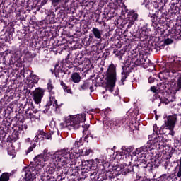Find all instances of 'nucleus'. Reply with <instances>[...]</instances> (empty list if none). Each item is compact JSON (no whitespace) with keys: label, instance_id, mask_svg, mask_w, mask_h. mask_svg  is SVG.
<instances>
[{"label":"nucleus","instance_id":"obj_1","mask_svg":"<svg viewBox=\"0 0 181 181\" xmlns=\"http://www.w3.org/2000/svg\"><path fill=\"white\" fill-rule=\"evenodd\" d=\"M52 159L57 163H52L47 166L43 175H53L54 172L57 175H60V168H64L69 165L70 166H76L78 162V157L70 148H64L57 151L52 156Z\"/></svg>","mask_w":181,"mask_h":181},{"label":"nucleus","instance_id":"obj_2","mask_svg":"<svg viewBox=\"0 0 181 181\" xmlns=\"http://www.w3.org/2000/svg\"><path fill=\"white\" fill-rule=\"evenodd\" d=\"M139 27V34H133V40L139 42V47L133 49L132 54L133 57H144L145 54L149 53V35L151 33V28H149V24L146 23L145 21H140Z\"/></svg>","mask_w":181,"mask_h":181},{"label":"nucleus","instance_id":"obj_3","mask_svg":"<svg viewBox=\"0 0 181 181\" xmlns=\"http://www.w3.org/2000/svg\"><path fill=\"white\" fill-rule=\"evenodd\" d=\"M165 8H163V11H160L158 17H153L151 25L153 28L159 29V25L160 26H165L168 22V19H170L172 17L173 18L175 15H179V12H180V8L177 3H171L170 8L168 9V11H166Z\"/></svg>","mask_w":181,"mask_h":181},{"label":"nucleus","instance_id":"obj_4","mask_svg":"<svg viewBox=\"0 0 181 181\" xmlns=\"http://www.w3.org/2000/svg\"><path fill=\"white\" fill-rule=\"evenodd\" d=\"M137 59L134 62L132 59H127L125 63L124 66L122 67L123 71L122 72V78H121V85L125 86L124 83L126 81L127 78H128V76H129V73L135 69V67H138L140 66L143 67V69H148L151 66L150 60L148 58L141 57L138 55Z\"/></svg>","mask_w":181,"mask_h":181},{"label":"nucleus","instance_id":"obj_5","mask_svg":"<svg viewBox=\"0 0 181 181\" xmlns=\"http://www.w3.org/2000/svg\"><path fill=\"white\" fill-rule=\"evenodd\" d=\"M158 90L168 92V90L173 91V93H177L181 91V74L177 78V81L175 79L164 78L163 81L158 84Z\"/></svg>","mask_w":181,"mask_h":181},{"label":"nucleus","instance_id":"obj_6","mask_svg":"<svg viewBox=\"0 0 181 181\" xmlns=\"http://www.w3.org/2000/svg\"><path fill=\"white\" fill-rule=\"evenodd\" d=\"M16 119L17 120V123L16 125L13 124L14 127V131L11 134V135H9L6 139V142L8 144H12L13 142H16L18 139H19V134L22 132L23 130V122L28 119L26 118V116L22 113H18L15 117Z\"/></svg>","mask_w":181,"mask_h":181},{"label":"nucleus","instance_id":"obj_7","mask_svg":"<svg viewBox=\"0 0 181 181\" xmlns=\"http://www.w3.org/2000/svg\"><path fill=\"white\" fill-rule=\"evenodd\" d=\"M172 43H173V40L169 37L166 38V37L163 40H160V38L156 37H151L148 40L150 52L151 50V52L152 50H155L156 53L160 52L162 49H165V46H169Z\"/></svg>","mask_w":181,"mask_h":181},{"label":"nucleus","instance_id":"obj_8","mask_svg":"<svg viewBox=\"0 0 181 181\" xmlns=\"http://www.w3.org/2000/svg\"><path fill=\"white\" fill-rule=\"evenodd\" d=\"M105 80V89L110 91V93H113L115 83H117V66L114 64L109 65L106 71Z\"/></svg>","mask_w":181,"mask_h":181},{"label":"nucleus","instance_id":"obj_9","mask_svg":"<svg viewBox=\"0 0 181 181\" xmlns=\"http://www.w3.org/2000/svg\"><path fill=\"white\" fill-rule=\"evenodd\" d=\"M43 164L35 163L30 162L29 165V169L24 172V177L23 180L25 181H33L35 180V176L40 173V170L43 168Z\"/></svg>","mask_w":181,"mask_h":181},{"label":"nucleus","instance_id":"obj_10","mask_svg":"<svg viewBox=\"0 0 181 181\" xmlns=\"http://www.w3.org/2000/svg\"><path fill=\"white\" fill-rule=\"evenodd\" d=\"M112 169L113 170L116 181L119 180V175H124V176H127V175H128V173H131V172H134V173H135L136 170L135 165L127 164L113 166Z\"/></svg>","mask_w":181,"mask_h":181},{"label":"nucleus","instance_id":"obj_11","mask_svg":"<svg viewBox=\"0 0 181 181\" xmlns=\"http://www.w3.org/2000/svg\"><path fill=\"white\" fill-rule=\"evenodd\" d=\"M81 122H86V113L76 115L74 117H71L69 119H68L66 120V127L69 131H71V129H78Z\"/></svg>","mask_w":181,"mask_h":181},{"label":"nucleus","instance_id":"obj_12","mask_svg":"<svg viewBox=\"0 0 181 181\" xmlns=\"http://www.w3.org/2000/svg\"><path fill=\"white\" fill-rule=\"evenodd\" d=\"M152 140H149L144 146L138 148L135 150V151L132 152V155L134 156H136V155H139V158H146V156L148 153H149V151L152 150Z\"/></svg>","mask_w":181,"mask_h":181},{"label":"nucleus","instance_id":"obj_13","mask_svg":"<svg viewBox=\"0 0 181 181\" xmlns=\"http://www.w3.org/2000/svg\"><path fill=\"white\" fill-rule=\"evenodd\" d=\"M122 15L124 16L126 21H129V22H136L139 17V14L136 11L134 10L129 11L125 6L122 7Z\"/></svg>","mask_w":181,"mask_h":181},{"label":"nucleus","instance_id":"obj_14","mask_svg":"<svg viewBox=\"0 0 181 181\" xmlns=\"http://www.w3.org/2000/svg\"><path fill=\"white\" fill-rule=\"evenodd\" d=\"M23 114L28 119H31L32 117L37 118L35 114H37V110L33 107V103H26L23 108Z\"/></svg>","mask_w":181,"mask_h":181},{"label":"nucleus","instance_id":"obj_15","mask_svg":"<svg viewBox=\"0 0 181 181\" xmlns=\"http://www.w3.org/2000/svg\"><path fill=\"white\" fill-rule=\"evenodd\" d=\"M150 2H151V4L158 5V7H153L155 13H152L151 16L152 22V19H153V18H158L160 11H163V8H166V3L168 2V0H160V1H158V0H150Z\"/></svg>","mask_w":181,"mask_h":181},{"label":"nucleus","instance_id":"obj_16","mask_svg":"<svg viewBox=\"0 0 181 181\" xmlns=\"http://www.w3.org/2000/svg\"><path fill=\"white\" fill-rule=\"evenodd\" d=\"M177 121V115H169L167 117V120L165 122V125L166 128L170 129L169 135L171 136H175V132L173 131V128H175V125L176 124V122Z\"/></svg>","mask_w":181,"mask_h":181},{"label":"nucleus","instance_id":"obj_17","mask_svg":"<svg viewBox=\"0 0 181 181\" xmlns=\"http://www.w3.org/2000/svg\"><path fill=\"white\" fill-rule=\"evenodd\" d=\"M78 166H82V171L89 172L90 170H95L97 169V164L94 163V160H82L81 163L78 162Z\"/></svg>","mask_w":181,"mask_h":181},{"label":"nucleus","instance_id":"obj_18","mask_svg":"<svg viewBox=\"0 0 181 181\" xmlns=\"http://www.w3.org/2000/svg\"><path fill=\"white\" fill-rule=\"evenodd\" d=\"M88 176H90L92 181H98L97 178L98 177V173L97 172L93 171L92 173L90 170L86 171V170L81 172L78 178H77V181L84 180V179H86V177H88Z\"/></svg>","mask_w":181,"mask_h":181},{"label":"nucleus","instance_id":"obj_19","mask_svg":"<svg viewBox=\"0 0 181 181\" xmlns=\"http://www.w3.org/2000/svg\"><path fill=\"white\" fill-rule=\"evenodd\" d=\"M156 146L158 149H165L168 146V142H169V137L167 135H160L156 136Z\"/></svg>","mask_w":181,"mask_h":181},{"label":"nucleus","instance_id":"obj_20","mask_svg":"<svg viewBox=\"0 0 181 181\" xmlns=\"http://www.w3.org/2000/svg\"><path fill=\"white\" fill-rule=\"evenodd\" d=\"M46 89L42 88H36L35 90L33 92V98L35 104H40L42 103V99L45 95Z\"/></svg>","mask_w":181,"mask_h":181},{"label":"nucleus","instance_id":"obj_21","mask_svg":"<svg viewBox=\"0 0 181 181\" xmlns=\"http://www.w3.org/2000/svg\"><path fill=\"white\" fill-rule=\"evenodd\" d=\"M13 122V119L9 118L2 120L1 124H0V129L1 131H4V132H7V134H9V132H12V129L15 131V127H12V122Z\"/></svg>","mask_w":181,"mask_h":181},{"label":"nucleus","instance_id":"obj_22","mask_svg":"<svg viewBox=\"0 0 181 181\" xmlns=\"http://www.w3.org/2000/svg\"><path fill=\"white\" fill-rule=\"evenodd\" d=\"M68 71H69V69H66L64 67V64L62 61L60 62H57L55 64L54 73L57 78H60V73H64V74H67Z\"/></svg>","mask_w":181,"mask_h":181},{"label":"nucleus","instance_id":"obj_23","mask_svg":"<svg viewBox=\"0 0 181 181\" xmlns=\"http://www.w3.org/2000/svg\"><path fill=\"white\" fill-rule=\"evenodd\" d=\"M91 33L93 35H89L88 42H94V37L95 39H97L99 40V42H101L103 40V30L98 29V28L93 27L91 30Z\"/></svg>","mask_w":181,"mask_h":181},{"label":"nucleus","instance_id":"obj_24","mask_svg":"<svg viewBox=\"0 0 181 181\" xmlns=\"http://www.w3.org/2000/svg\"><path fill=\"white\" fill-rule=\"evenodd\" d=\"M66 166H67V165L63 168H59L60 175H66V176L68 175L71 177L73 176L74 177L78 176L79 173L77 170L74 169L73 167H69V169L66 171V170H64Z\"/></svg>","mask_w":181,"mask_h":181},{"label":"nucleus","instance_id":"obj_25","mask_svg":"<svg viewBox=\"0 0 181 181\" xmlns=\"http://www.w3.org/2000/svg\"><path fill=\"white\" fill-rule=\"evenodd\" d=\"M79 144H81V142H76L75 146L78 148V153L81 156H88V155H93L94 153V151L91 149L90 148H81L78 145Z\"/></svg>","mask_w":181,"mask_h":181},{"label":"nucleus","instance_id":"obj_26","mask_svg":"<svg viewBox=\"0 0 181 181\" xmlns=\"http://www.w3.org/2000/svg\"><path fill=\"white\" fill-rule=\"evenodd\" d=\"M149 165H150V161L148 160V158H140L139 160V164L134 165V168L136 170H138V169H148L149 170Z\"/></svg>","mask_w":181,"mask_h":181},{"label":"nucleus","instance_id":"obj_27","mask_svg":"<svg viewBox=\"0 0 181 181\" xmlns=\"http://www.w3.org/2000/svg\"><path fill=\"white\" fill-rule=\"evenodd\" d=\"M140 4L142 5V6H145L148 11H151L153 13H155V8L158 6V4L155 3H151V0H139Z\"/></svg>","mask_w":181,"mask_h":181},{"label":"nucleus","instance_id":"obj_28","mask_svg":"<svg viewBox=\"0 0 181 181\" xmlns=\"http://www.w3.org/2000/svg\"><path fill=\"white\" fill-rule=\"evenodd\" d=\"M122 120H119L118 119H113L112 120H110L109 122H105L103 121V124L105 125H110L109 127L112 129H117V128L121 127V126L122 125Z\"/></svg>","mask_w":181,"mask_h":181},{"label":"nucleus","instance_id":"obj_29","mask_svg":"<svg viewBox=\"0 0 181 181\" xmlns=\"http://www.w3.org/2000/svg\"><path fill=\"white\" fill-rule=\"evenodd\" d=\"M91 19L94 22H98V23H99V25H102V26H105L106 25L105 21L107 20V18H105V15H103L101 18L100 14L95 13L92 15Z\"/></svg>","mask_w":181,"mask_h":181},{"label":"nucleus","instance_id":"obj_30","mask_svg":"<svg viewBox=\"0 0 181 181\" xmlns=\"http://www.w3.org/2000/svg\"><path fill=\"white\" fill-rule=\"evenodd\" d=\"M88 88L90 93L94 92V86H93V83H90L87 80L83 81V83L78 87L79 91H86L88 90Z\"/></svg>","mask_w":181,"mask_h":181},{"label":"nucleus","instance_id":"obj_31","mask_svg":"<svg viewBox=\"0 0 181 181\" xmlns=\"http://www.w3.org/2000/svg\"><path fill=\"white\" fill-rule=\"evenodd\" d=\"M25 143L30 144V146L28 148L27 150L25 151V155H29L30 152H33V150H35L37 146V144L34 142L33 140H31L30 138L25 139Z\"/></svg>","mask_w":181,"mask_h":181},{"label":"nucleus","instance_id":"obj_32","mask_svg":"<svg viewBox=\"0 0 181 181\" xmlns=\"http://www.w3.org/2000/svg\"><path fill=\"white\" fill-rule=\"evenodd\" d=\"M105 15V18H106V21L114 18L115 16V8L107 6L105 8V13H103V16Z\"/></svg>","mask_w":181,"mask_h":181},{"label":"nucleus","instance_id":"obj_33","mask_svg":"<svg viewBox=\"0 0 181 181\" xmlns=\"http://www.w3.org/2000/svg\"><path fill=\"white\" fill-rule=\"evenodd\" d=\"M160 163H162V160H159L158 158L151 160L148 170H153L156 168H159V166H160Z\"/></svg>","mask_w":181,"mask_h":181},{"label":"nucleus","instance_id":"obj_34","mask_svg":"<svg viewBox=\"0 0 181 181\" xmlns=\"http://www.w3.org/2000/svg\"><path fill=\"white\" fill-rule=\"evenodd\" d=\"M28 83H33V84H37L39 83V76L33 74L32 72L30 73L29 76L26 77Z\"/></svg>","mask_w":181,"mask_h":181},{"label":"nucleus","instance_id":"obj_35","mask_svg":"<svg viewBox=\"0 0 181 181\" xmlns=\"http://www.w3.org/2000/svg\"><path fill=\"white\" fill-rule=\"evenodd\" d=\"M177 165L175 168V172L177 174H175V176H177V177H181V156L178 158L176 160Z\"/></svg>","mask_w":181,"mask_h":181},{"label":"nucleus","instance_id":"obj_36","mask_svg":"<svg viewBox=\"0 0 181 181\" xmlns=\"http://www.w3.org/2000/svg\"><path fill=\"white\" fill-rule=\"evenodd\" d=\"M134 151V146H123L122 147V152L127 157H130L129 153Z\"/></svg>","mask_w":181,"mask_h":181},{"label":"nucleus","instance_id":"obj_37","mask_svg":"<svg viewBox=\"0 0 181 181\" xmlns=\"http://www.w3.org/2000/svg\"><path fill=\"white\" fill-rule=\"evenodd\" d=\"M62 62L64 64V67H65V69H73V67H77V66H78V64L74 65V64L69 60V59H63Z\"/></svg>","mask_w":181,"mask_h":181},{"label":"nucleus","instance_id":"obj_38","mask_svg":"<svg viewBox=\"0 0 181 181\" xmlns=\"http://www.w3.org/2000/svg\"><path fill=\"white\" fill-rule=\"evenodd\" d=\"M71 82L72 83H80L81 81V76L78 72H74L71 75Z\"/></svg>","mask_w":181,"mask_h":181},{"label":"nucleus","instance_id":"obj_39","mask_svg":"<svg viewBox=\"0 0 181 181\" xmlns=\"http://www.w3.org/2000/svg\"><path fill=\"white\" fill-rule=\"evenodd\" d=\"M46 162L47 160V158H46L43 154L37 155L34 158V163H39V165H42V162Z\"/></svg>","mask_w":181,"mask_h":181},{"label":"nucleus","instance_id":"obj_40","mask_svg":"<svg viewBox=\"0 0 181 181\" xmlns=\"http://www.w3.org/2000/svg\"><path fill=\"white\" fill-rule=\"evenodd\" d=\"M47 19L48 20L49 23L53 25V23H56V14L54 12L51 11L49 13Z\"/></svg>","mask_w":181,"mask_h":181},{"label":"nucleus","instance_id":"obj_41","mask_svg":"<svg viewBox=\"0 0 181 181\" xmlns=\"http://www.w3.org/2000/svg\"><path fill=\"white\" fill-rule=\"evenodd\" d=\"M127 158H128L122 151L119 152L115 156V159H117L119 162H126Z\"/></svg>","mask_w":181,"mask_h":181},{"label":"nucleus","instance_id":"obj_42","mask_svg":"<svg viewBox=\"0 0 181 181\" xmlns=\"http://www.w3.org/2000/svg\"><path fill=\"white\" fill-rule=\"evenodd\" d=\"M19 51L21 53H25L26 56H30V57H33L32 52L27 51L26 52V46L25 45L21 44L19 47Z\"/></svg>","mask_w":181,"mask_h":181},{"label":"nucleus","instance_id":"obj_43","mask_svg":"<svg viewBox=\"0 0 181 181\" xmlns=\"http://www.w3.org/2000/svg\"><path fill=\"white\" fill-rule=\"evenodd\" d=\"M172 32L175 36H179V35L181 33V25L176 24L175 26L172 29Z\"/></svg>","mask_w":181,"mask_h":181},{"label":"nucleus","instance_id":"obj_44","mask_svg":"<svg viewBox=\"0 0 181 181\" xmlns=\"http://www.w3.org/2000/svg\"><path fill=\"white\" fill-rule=\"evenodd\" d=\"M0 114L1 115H6V106L5 105V101H0Z\"/></svg>","mask_w":181,"mask_h":181},{"label":"nucleus","instance_id":"obj_45","mask_svg":"<svg viewBox=\"0 0 181 181\" xmlns=\"http://www.w3.org/2000/svg\"><path fill=\"white\" fill-rule=\"evenodd\" d=\"M50 107H52V100H49L46 103L42 110V112H44V114H47L49 112V110H50Z\"/></svg>","mask_w":181,"mask_h":181},{"label":"nucleus","instance_id":"obj_46","mask_svg":"<svg viewBox=\"0 0 181 181\" xmlns=\"http://www.w3.org/2000/svg\"><path fill=\"white\" fill-rule=\"evenodd\" d=\"M52 6H54V8H56L57 6H59V4L60 2H64V4H67L69 2V0H49Z\"/></svg>","mask_w":181,"mask_h":181},{"label":"nucleus","instance_id":"obj_47","mask_svg":"<svg viewBox=\"0 0 181 181\" xmlns=\"http://www.w3.org/2000/svg\"><path fill=\"white\" fill-rule=\"evenodd\" d=\"M60 85L64 91L71 94V89L70 88V87L67 86V85L65 83L63 82V80L60 81Z\"/></svg>","mask_w":181,"mask_h":181},{"label":"nucleus","instance_id":"obj_48","mask_svg":"<svg viewBox=\"0 0 181 181\" xmlns=\"http://www.w3.org/2000/svg\"><path fill=\"white\" fill-rule=\"evenodd\" d=\"M180 146H181V138L175 137L174 138V147L177 148L178 151H180Z\"/></svg>","mask_w":181,"mask_h":181},{"label":"nucleus","instance_id":"obj_49","mask_svg":"<svg viewBox=\"0 0 181 181\" xmlns=\"http://www.w3.org/2000/svg\"><path fill=\"white\" fill-rule=\"evenodd\" d=\"M122 25H124V26H127V29H131L133 25H135V22L124 20L122 21Z\"/></svg>","mask_w":181,"mask_h":181},{"label":"nucleus","instance_id":"obj_50","mask_svg":"<svg viewBox=\"0 0 181 181\" xmlns=\"http://www.w3.org/2000/svg\"><path fill=\"white\" fill-rule=\"evenodd\" d=\"M0 181H9V173H4L0 177Z\"/></svg>","mask_w":181,"mask_h":181},{"label":"nucleus","instance_id":"obj_51","mask_svg":"<svg viewBox=\"0 0 181 181\" xmlns=\"http://www.w3.org/2000/svg\"><path fill=\"white\" fill-rule=\"evenodd\" d=\"M54 88L53 83H52V80H49L47 83V90L50 94H54V92L52 91Z\"/></svg>","mask_w":181,"mask_h":181},{"label":"nucleus","instance_id":"obj_52","mask_svg":"<svg viewBox=\"0 0 181 181\" xmlns=\"http://www.w3.org/2000/svg\"><path fill=\"white\" fill-rule=\"evenodd\" d=\"M6 134H8L6 132L0 129V141H1V144L5 143V141L4 139H5V136H6Z\"/></svg>","mask_w":181,"mask_h":181},{"label":"nucleus","instance_id":"obj_53","mask_svg":"<svg viewBox=\"0 0 181 181\" xmlns=\"http://www.w3.org/2000/svg\"><path fill=\"white\" fill-rule=\"evenodd\" d=\"M107 2H108V0H95V4H97L100 8H103Z\"/></svg>","mask_w":181,"mask_h":181},{"label":"nucleus","instance_id":"obj_54","mask_svg":"<svg viewBox=\"0 0 181 181\" xmlns=\"http://www.w3.org/2000/svg\"><path fill=\"white\" fill-rule=\"evenodd\" d=\"M12 59H13V57L12 56H11L10 62L8 64V66H6L7 70H12V69H13V67H15V64H13Z\"/></svg>","mask_w":181,"mask_h":181},{"label":"nucleus","instance_id":"obj_55","mask_svg":"<svg viewBox=\"0 0 181 181\" xmlns=\"http://www.w3.org/2000/svg\"><path fill=\"white\" fill-rule=\"evenodd\" d=\"M49 101H52V104H53V101H54V104H55V108H59V105L57 104V100H56L54 97L51 96L49 98Z\"/></svg>","mask_w":181,"mask_h":181},{"label":"nucleus","instance_id":"obj_56","mask_svg":"<svg viewBox=\"0 0 181 181\" xmlns=\"http://www.w3.org/2000/svg\"><path fill=\"white\" fill-rule=\"evenodd\" d=\"M113 53H115L117 57H119V59H122V53H121V51L114 49Z\"/></svg>","mask_w":181,"mask_h":181},{"label":"nucleus","instance_id":"obj_57","mask_svg":"<svg viewBox=\"0 0 181 181\" xmlns=\"http://www.w3.org/2000/svg\"><path fill=\"white\" fill-rule=\"evenodd\" d=\"M160 103L161 104H169V100H168V98L165 97H161V98L160 99Z\"/></svg>","mask_w":181,"mask_h":181},{"label":"nucleus","instance_id":"obj_58","mask_svg":"<svg viewBox=\"0 0 181 181\" xmlns=\"http://www.w3.org/2000/svg\"><path fill=\"white\" fill-rule=\"evenodd\" d=\"M153 134H160V130L159 131V127H158V125L154 124L153 126Z\"/></svg>","mask_w":181,"mask_h":181},{"label":"nucleus","instance_id":"obj_59","mask_svg":"<svg viewBox=\"0 0 181 181\" xmlns=\"http://www.w3.org/2000/svg\"><path fill=\"white\" fill-rule=\"evenodd\" d=\"M47 1L48 0H37V5L44 6V5H46L47 4Z\"/></svg>","mask_w":181,"mask_h":181},{"label":"nucleus","instance_id":"obj_60","mask_svg":"<svg viewBox=\"0 0 181 181\" xmlns=\"http://www.w3.org/2000/svg\"><path fill=\"white\" fill-rule=\"evenodd\" d=\"M158 181H168L167 174H163L160 177Z\"/></svg>","mask_w":181,"mask_h":181},{"label":"nucleus","instance_id":"obj_61","mask_svg":"<svg viewBox=\"0 0 181 181\" xmlns=\"http://www.w3.org/2000/svg\"><path fill=\"white\" fill-rule=\"evenodd\" d=\"M110 54V49H105L103 54V57H104L105 59H107V57H108Z\"/></svg>","mask_w":181,"mask_h":181},{"label":"nucleus","instance_id":"obj_62","mask_svg":"<svg viewBox=\"0 0 181 181\" xmlns=\"http://www.w3.org/2000/svg\"><path fill=\"white\" fill-rule=\"evenodd\" d=\"M39 43L41 44V46L39 47L40 49H45V47L47 46V45L46 44V41L41 40L39 42Z\"/></svg>","mask_w":181,"mask_h":181},{"label":"nucleus","instance_id":"obj_63","mask_svg":"<svg viewBox=\"0 0 181 181\" xmlns=\"http://www.w3.org/2000/svg\"><path fill=\"white\" fill-rule=\"evenodd\" d=\"M43 138L45 139H52V134L45 133V135L43 136Z\"/></svg>","mask_w":181,"mask_h":181},{"label":"nucleus","instance_id":"obj_64","mask_svg":"<svg viewBox=\"0 0 181 181\" xmlns=\"http://www.w3.org/2000/svg\"><path fill=\"white\" fill-rule=\"evenodd\" d=\"M173 174H167V181H173Z\"/></svg>","mask_w":181,"mask_h":181}]
</instances>
